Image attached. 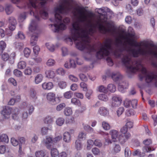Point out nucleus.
Returning <instances> with one entry per match:
<instances>
[{
	"mask_svg": "<svg viewBox=\"0 0 157 157\" xmlns=\"http://www.w3.org/2000/svg\"><path fill=\"white\" fill-rule=\"evenodd\" d=\"M115 44L119 49L116 50L114 55L116 58H119L122 55L121 60L123 64L127 69L129 73H134L140 69L142 73L146 76V81L147 83L154 82L157 87V76L153 73H147V70L141 64L139 60L132 62L131 53L134 57L141 55L147 56L153 54L157 57V53L154 51L151 47H154V44L151 42L145 41L137 43L134 40L135 34L125 33L124 31H119L115 35ZM155 67L157 64L153 63Z\"/></svg>",
	"mask_w": 157,
	"mask_h": 157,
	"instance_id": "1",
	"label": "nucleus"
},
{
	"mask_svg": "<svg viewBox=\"0 0 157 157\" xmlns=\"http://www.w3.org/2000/svg\"><path fill=\"white\" fill-rule=\"evenodd\" d=\"M95 12L99 14V17L96 19L94 13L87 11L82 6L76 7L73 11L75 16L79 21L74 22L71 29V32L75 37L83 34L85 30H87L88 35H92L98 28L103 33H110L116 34L117 32L114 26L107 21L108 18L113 16V13L107 7L97 8Z\"/></svg>",
	"mask_w": 157,
	"mask_h": 157,
	"instance_id": "2",
	"label": "nucleus"
},
{
	"mask_svg": "<svg viewBox=\"0 0 157 157\" xmlns=\"http://www.w3.org/2000/svg\"><path fill=\"white\" fill-rule=\"evenodd\" d=\"M78 6H74L71 2L67 0H63L54 8L53 12L55 15L54 21L56 23L53 25L51 24L49 26L51 27L52 30L55 32H58L59 31L64 30L66 28V25L63 23H68L70 22V19L67 17L63 18L62 14L67 13L69 11L72 10V12L74 17L77 20L74 21L70 28L71 37L66 39L68 42H70V44H72L74 41L76 44V48L80 50L87 51L90 53L94 51V47L90 43V38L88 35L87 30H85V33L83 34H81L79 36L74 37L71 33V29L73 23L75 21H79L78 19L75 16L73 13V11L75 8Z\"/></svg>",
	"mask_w": 157,
	"mask_h": 157,
	"instance_id": "3",
	"label": "nucleus"
},
{
	"mask_svg": "<svg viewBox=\"0 0 157 157\" xmlns=\"http://www.w3.org/2000/svg\"><path fill=\"white\" fill-rule=\"evenodd\" d=\"M112 43V40L108 39L106 40L103 45L101 44L99 50L97 52L96 56L98 59H102L109 54L112 50L111 45Z\"/></svg>",
	"mask_w": 157,
	"mask_h": 157,
	"instance_id": "4",
	"label": "nucleus"
},
{
	"mask_svg": "<svg viewBox=\"0 0 157 157\" xmlns=\"http://www.w3.org/2000/svg\"><path fill=\"white\" fill-rule=\"evenodd\" d=\"M120 132L121 133V134H120V141L122 144H124L128 140L130 139L131 134L128 132L127 128L125 126L121 128Z\"/></svg>",
	"mask_w": 157,
	"mask_h": 157,
	"instance_id": "5",
	"label": "nucleus"
},
{
	"mask_svg": "<svg viewBox=\"0 0 157 157\" xmlns=\"http://www.w3.org/2000/svg\"><path fill=\"white\" fill-rule=\"evenodd\" d=\"M109 134L111 135V138L113 142L118 141L121 144H122L120 141V134H119V132L115 130H111L109 132Z\"/></svg>",
	"mask_w": 157,
	"mask_h": 157,
	"instance_id": "6",
	"label": "nucleus"
},
{
	"mask_svg": "<svg viewBox=\"0 0 157 157\" xmlns=\"http://www.w3.org/2000/svg\"><path fill=\"white\" fill-rule=\"evenodd\" d=\"M29 32L31 33H38V26L36 22L32 21L29 27Z\"/></svg>",
	"mask_w": 157,
	"mask_h": 157,
	"instance_id": "7",
	"label": "nucleus"
},
{
	"mask_svg": "<svg viewBox=\"0 0 157 157\" xmlns=\"http://www.w3.org/2000/svg\"><path fill=\"white\" fill-rule=\"evenodd\" d=\"M11 112V109L9 106H4L1 111V114L5 118H8Z\"/></svg>",
	"mask_w": 157,
	"mask_h": 157,
	"instance_id": "8",
	"label": "nucleus"
},
{
	"mask_svg": "<svg viewBox=\"0 0 157 157\" xmlns=\"http://www.w3.org/2000/svg\"><path fill=\"white\" fill-rule=\"evenodd\" d=\"M122 101V99L121 97L114 96L112 98V106L113 107H117L121 105Z\"/></svg>",
	"mask_w": 157,
	"mask_h": 157,
	"instance_id": "9",
	"label": "nucleus"
},
{
	"mask_svg": "<svg viewBox=\"0 0 157 157\" xmlns=\"http://www.w3.org/2000/svg\"><path fill=\"white\" fill-rule=\"evenodd\" d=\"M38 36V33H32L30 40V43L32 46H34L36 44Z\"/></svg>",
	"mask_w": 157,
	"mask_h": 157,
	"instance_id": "10",
	"label": "nucleus"
},
{
	"mask_svg": "<svg viewBox=\"0 0 157 157\" xmlns=\"http://www.w3.org/2000/svg\"><path fill=\"white\" fill-rule=\"evenodd\" d=\"M98 113L100 115L103 117H107L109 114L108 109L104 107H100L98 109Z\"/></svg>",
	"mask_w": 157,
	"mask_h": 157,
	"instance_id": "11",
	"label": "nucleus"
},
{
	"mask_svg": "<svg viewBox=\"0 0 157 157\" xmlns=\"http://www.w3.org/2000/svg\"><path fill=\"white\" fill-rule=\"evenodd\" d=\"M46 98L47 100L51 104L55 105L56 103L55 100V95L53 93L50 92L48 93L47 95Z\"/></svg>",
	"mask_w": 157,
	"mask_h": 157,
	"instance_id": "12",
	"label": "nucleus"
},
{
	"mask_svg": "<svg viewBox=\"0 0 157 157\" xmlns=\"http://www.w3.org/2000/svg\"><path fill=\"white\" fill-rule=\"evenodd\" d=\"M111 77L114 81H120L122 78V76L118 72H113L111 75Z\"/></svg>",
	"mask_w": 157,
	"mask_h": 157,
	"instance_id": "13",
	"label": "nucleus"
},
{
	"mask_svg": "<svg viewBox=\"0 0 157 157\" xmlns=\"http://www.w3.org/2000/svg\"><path fill=\"white\" fill-rule=\"evenodd\" d=\"M128 86V83L123 81H120L118 84V90L120 91L124 92Z\"/></svg>",
	"mask_w": 157,
	"mask_h": 157,
	"instance_id": "14",
	"label": "nucleus"
},
{
	"mask_svg": "<svg viewBox=\"0 0 157 157\" xmlns=\"http://www.w3.org/2000/svg\"><path fill=\"white\" fill-rule=\"evenodd\" d=\"M16 25L9 24L8 28H6L5 29L6 33L9 36H11L12 34L11 32L15 29Z\"/></svg>",
	"mask_w": 157,
	"mask_h": 157,
	"instance_id": "15",
	"label": "nucleus"
},
{
	"mask_svg": "<svg viewBox=\"0 0 157 157\" xmlns=\"http://www.w3.org/2000/svg\"><path fill=\"white\" fill-rule=\"evenodd\" d=\"M19 152L20 155L21 154V149L22 147H24L25 146V139L23 137H21L19 139Z\"/></svg>",
	"mask_w": 157,
	"mask_h": 157,
	"instance_id": "16",
	"label": "nucleus"
},
{
	"mask_svg": "<svg viewBox=\"0 0 157 157\" xmlns=\"http://www.w3.org/2000/svg\"><path fill=\"white\" fill-rule=\"evenodd\" d=\"M52 141H53V140L51 137L47 136L46 139L43 140L42 143L45 144L47 148H49L51 145L50 144Z\"/></svg>",
	"mask_w": 157,
	"mask_h": 157,
	"instance_id": "17",
	"label": "nucleus"
},
{
	"mask_svg": "<svg viewBox=\"0 0 157 157\" xmlns=\"http://www.w3.org/2000/svg\"><path fill=\"white\" fill-rule=\"evenodd\" d=\"M53 121L54 119L53 117L49 116H46L44 119V123L48 124V126H49L52 124Z\"/></svg>",
	"mask_w": 157,
	"mask_h": 157,
	"instance_id": "18",
	"label": "nucleus"
},
{
	"mask_svg": "<svg viewBox=\"0 0 157 157\" xmlns=\"http://www.w3.org/2000/svg\"><path fill=\"white\" fill-rule=\"evenodd\" d=\"M42 86L43 89L44 90H49L53 88V85L52 83L51 82H45L42 84Z\"/></svg>",
	"mask_w": 157,
	"mask_h": 157,
	"instance_id": "19",
	"label": "nucleus"
},
{
	"mask_svg": "<svg viewBox=\"0 0 157 157\" xmlns=\"http://www.w3.org/2000/svg\"><path fill=\"white\" fill-rule=\"evenodd\" d=\"M63 140L66 143H69L71 141V135L68 132H65L63 133Z\"/></svg>",
	"mask_w": 157,
	"mask_h": 157,
	"instance_id": "20",
	"label": "nucleus"
},
{
	"mask_svg": "<svg viewBox=\"0 0 157 157\" xmlns=\"http://www.w3.org/2000/svg\"><path fill=\"white\" fill-rule=\"evenodd\" d=\"M7 143L9 142L8 136L6 134H2L0 136V144L1 142Z\"/></svg>",
	"mask_w": 157,
	"mask_h": 157,
	"instance_id": "21",
	"label": "nucleus"
},
{
	"mask_svg": "<svg viewBox=\"0 0 157 157\" xmlns=\"http://www.w3.org/2000/svg\"><path fill=\"white\" fill-rule=\"evenodd\" d=\"M42 61L41 59L39 57H32L29 61V63L31 65L34 63V61L37 63H40Z\"/></svg>",
	"mask_w": 157,
	"mask_h": 157,
	"instance_id": "22",
	"label": "nucleus"
},
{
	"mask_svg": "<svg viewBox=\"0 0 157 157\" xmlns=\"http://www.w3.org/2000/svg\"><path fill=\"white\" fill-rule=\"evenodd\" d=\"M45 74L46 77L50 78H54L56 75L54 71L51 70L47 71L45 72Z\"/></svg>",
	"mask_w": 157,
	"mask_h": 157,
	"instance_id": "23",
	"label": "nucleus"
},
{
	"mask_svg": "<svg viewBox=\"0 0 157 157\" xmlns=\"http://www.w3.org/2000/svg\"><path fill=\"white\" fill-rule=\"evenodd\" d=\"M65 122L64 118L62 117L58 118L56 120V123L57 125L60 126H62Z\"/></svg>",
	"mask_w": 157,
	"mask_h": 157,
	"instance_id": "24",
	"label": "nucleus"
},
{
	"mask_svg": "<svg viewBox=\"0 0 157 157\" xmlns=\"http://www.w3.org/2000/svg\"><path fill=\"white\" fill-rule=\"evenodd\" d=\"M35 155L36 157H46L45 152L43 150L36 151Z\"/></svg>",
	"mask_w": 157,
	"mask_h": 157,
	"instance_id": "25",
	"label": "nucleus"
},
{
	"mask_svg": "<svg viewBox=\"0 0 157 157\" xmlns=\"http://www.w3.org/2000/svg\"><path fill=\"white\" fill-rule=\"evenodd\" d=\"M98 99L101 101H106L109 100L108 96L106 94H99L98 96Z\"/></svg>",
	"mask_w": 157,
	"mask_h": 157,
	"instance_id": "26",
	"label": "nucleus"
},
{
	"mask_svg": "<svg viewBox=\"0 0 157 157\" xmlns=\"http://www.w3.org/2000/svg\"><path fill=\"white\" fill-rule=\"evenodd\" d=\"M46 46L50 52H53L55 50V46L54 44L50 43H47Z\"/></svg>",
	"mask_w": 157,
	"mask_h": 157,
	"instance_id": "27",
	"label": "nucleus"
},
{
	"mask_svg": "<svg viewBox=\"0 0 157 157\" xmlns=\"http://www.w3.org/2000/svg\"><path fill=\"white\" fill-rule=\"evenodd\" d=\"M64 113L65 115L69 116L71 115L72 113V111L71 109L69 107H66L64 110Z\"/></svg>",
	"mask_w": 157,
	"mask_h": 157,
	"instance_id": "28",
	"label": "nucleus"
},
{
	"mask_svg": "<svg viewBox=\"0 0 157 157\" xmlns=\"http://www.w3.org/2000/svg\"><path fill=\"white\" fill-rule=\"evenodd\" d=\"M82 145L81 141L77 140L75 142V147L77 150H80L82 148Z\"/></svg>",
	"mask_w": 157,
	"mask_h": 157,
	"instance_id": "29",
	"label": "nucleus"
},
{
	"mask_svg": "<svg viewBox=\"0 0 157 157\" xmlns=\"http://www.w3.org/2000/svg\"><path fill=\"white\" fill-rule=\"evenodd\" d=\"M43 76L41 74H38L35 78V82L36 84H38L40 82L43 80Z\"/></svg>",
	"mask_w": 157,
	"mask_h": 157,
	"instance_id": "30",
	"label": "nucleus"
},
{
	"mask_svg": "<svg viewBox=\"0 0 157 157\" xmlns=\"http://www.w3.org/2000/svg\"><path fill=\"white\" fill-rule=\"evenodd\" d=\"M18 109L15 108L14 109L13 112L12 113V117L14 120L17 119L18 118V114L19 113Z\"/></svg>",
	"mask_w": 157,
	"mask_h": 157,
	"instance_id": "31",
	"label": "nucleus"
},
{
	"mask_svg": "<svg viewBox=\"0 0 157 157\" xmlns=\"http://www.w3.org/2000/svg\"><path fill=\"white\" fill-rule=\"evenodd\" d=\"M107 89L112 93L114 92L116 90V87L115 86L112 84H109L107 87Z\"/></svg>",
	"mask_w": 157,
	"mask_h": 157,
	"instance_id": "32",
	"label": "nucleus"
},
{
	"mask_svg": "<svg viewBox=\"0 0 157 157\" xmlns=\"http://www.w3.org/2000/svg\"><path fill=\"white\" fill-rule=\"evenodd\" d=\"M97 90L100 92L107 93V89L104 86L101 85L97 87Z\"/></svg>",
	"mask_w": 157,
	"mask_h": 157,
	"instance_id": "33",
	"label": "nucleus"
},
{
	"mask_svg": "<svg viewBox=\"0 0 157 157\" xmlns=\"http://www.w3.org/2000/svg\"><path fill=\"white\" fill-rule=\"evenodd\" d=\"M102 126L103 128L105 130H109L110 128L109 124L108 122L105 121L102 122Z\"/></svg>",
	"mask_w": 157,
	"mask_h": 157,
	"instance_id": "34",
	"label": "nucleus"
},
{
	"mask_svg": "<svg viewBox=\"0 0 157 157\" xmlns=\"http://www.w3.org/2000/svg\"><path fill=\"white\" fill-rule=\"evenodd\" d=\"M71 103L75 105L80 106L81 105V103L80 101L75 98H73L71 100Z\"/></svg>",
	"mask_w": 157,
	"mask_h": 157,
	"instance_id": "35",
	"label": "nucleus"
},
{
	"mask_svg": "<svg viewBox=\"0 0 157 157\" xmlns=\"http://www.w3.org/2000/svg\"><path fill=\"white\" fill-rule=\"evenodd\" d=\"M121 150V147L118 144H116L114 145L113 149V151L114 153L119 152Z\"/></svg>",
	"mask_w": 157,
	"mask_h": 157,
	"instance_id": "36",
	"label": "nucleus"
},
{
	"mask_svg": "<svg viewBox=\"0 0 157 157\" xmlns=\"http://www.w3.org/2000/svg\"><path fill=\"white\" fill-rule=\"evenodd\" d=\"M6 47V43L3 41H0V54H1L3 52Z\"/></svg>",
	"mask_w": 157,
	"mask_h": 157,
	"instance_id": "37",
	"label": "nucleus"
},
{
	"mask_svg": "<svg viewBox=\"0 0 157 157\" xmlns=\"http://www.w3.org/2000/svg\"><path fill=\"white\" fill-rule=\"evenodd\" d=\"M8 21L10 24L17 25V21L16 19L13 17H10L8 18Z\"/></svg>",
	"mask_w": 157,
	"mask_h": 157,
	"instance_id": "38",
	"label": "nucleus"
},
{
	"mask_svg": "<svg viewBox=\"0 0 157 157\" xmlns=\"http://www.w3.org/2000/svg\"><path fill=\"white\" fill-rule=\"evenodd\" d=\"M94 144V142L91 140H88L87 142L86 149L90 150Z\"/></svg>",
	"mask_w": 157,
	"mask_h": 157,
	"instance_id": "39",
	"label": "nucleus"
},
{
	"mask_svg": "<svg viewBox=\"0 0 157 157\" xmlns=\"http://www.w3.org/2000/svg\"><path fill=\"white\" fill-rule=\"evenodd\" d=\"M26 63L24 61L19 62L17 64V67L19 69H23L26 66Z\"/></svg>",
	"mask_w": 157,
	"mask_h": 157,
	"instance_id": "40",
	"label": "nucleus"
},
{
	"mask_svg": "<svg viewBox=\"0 0 157 157\" xmlns=\"http://www.w3.org/2000/svg\"><path fill=\"white\" fill-rule=\"evenodd\" d=\"M55 61L52 59H48L46 63V64L48 66L51 67L54 66L55 64Z\"/></svg>",
	"mask_w": 157,
	"mask_h": 157,
	"instance_id": "41",
	"label": "nucleus"
},
{
	"mask_svg": "<svg viewBox=\"0 0 157 157\" xmlns=\"http://www.w3.org/2000/svg\"><path fill=\"white\" fill-rule=\"evenodd\" d=\"M58 151L56 148L52 149L51 151V155L52 157H56L58 154Z\"/></svg>",
	"mask_w": 157,
	"mask_h": 157,
	"instance_id": "42",
	"label": "nucleus"
},
{
	"mask_svg": "<svg viewBox=\"0 0 157 157\" xmlns=\"http://www.w3.org/2000/svg\"><path fill=\"white\" fill-rule=\"evenodd\" d=\"M5 10L7 14H10L13 11V9L10 5H8L6 8Z\"/></svg>",
	"mask_w": 157,
	"mask_h": 157,
	"instance_id": "43",
	"label": "nucleus"
},
{
	"mask_svg": "<svg viewBox=\"0 0 157 157\" xmlns=\"http://www.w3.org/2000/svg\"><path fill=\"white\" fill-rule=\"evenodd\" d=\"M56 72L57 74L61 75H64L65 73V71L63 68H59L57 69L56 71Z\"/></svg>",
	"mask_w": 157,
	"mask_h": 157,
	"instance_id": "44",
	"label": "nucleus"
},
{
	"mask_svg": "<svg viewBox=\"0 0 157 157\" xmlns=\"http://www.w3.org/2000/svg\"><path fill=\"white\" fill-rule=\"evenodd\" d=\"M72 95V92L70 91L65 93L64 94V96L66 98L69 99L71 98Z\"/></svg>",
	"mask_w": 157,
	"mask_h": 157,
	"instance_id": "45",
	"label": "nucleus"
},
{
	"mask_svg": "<svg viewBox=\"0 0 157 157\" xmlns=\"http://www.w3.org/2000/svg\"><path fill=\"white\" fill-rule=\"evenodd\" d=\"M65 122L66 124H74L75 122V119L73 117L68 118L66 120Z\"/></svg>",
	"mask_w": 157,
	"mask_h": 157,
	"instance_id": "46",
	"label": "nucleus"
},
{
	"mask_svg": "<svg viewBox=\"0 0 157 157\" xmlns=\"http://www.w3.org/2000/svg\"><path fill=\"white\" fill-rule=\"evenodd\" d=\"M66 106V104L64 103H61L57 105L56 110L57 111H60Z\"/></svg>",
	"mask_w": 157,
	"mask_h": 157,
	"instance_id": "47",
	"label": "nucleus"
},
{
	"mask_svg": "<svg viewBox=\"0 0 157 157\" xmlns=\"http://www.w3.org/2000/svg\"><path fill=\"white\" fill-rule=\"evenodd\" d=\"M79 106H80V107L79 109L76 110L77 112H78L79 113H82L86 110V108L85 105L81 104V105Z\"/></svg>",
	"mask_w": 157,
	"mask_h": 157,
	"instance_id": "48",
	"label": "nucleus"
},
{
	"mask_svg": "<svg viewBox=\"0 0 157 157\" xmlns=\"http://www.w3.org/2000/svg\"><path fill=\"white\" fill-rule=\"evenodd\" d=\"M31 52V50L28 48H25L24 51L25 56L26 57H28L29 56Z\"/></svg>",
	"mask_w": 157,
	"mask_h": 157,
	"instance_id": "49",
	"label": "nucleus"
},
{
	"mask_svg": "<svg viewBox=\"0 0 157 157\" xmlns=\"http://www.w3.org/2000/svg\"><path fill=\"white\" fill-rule=\"evenodd\" d=\"M58 85L59 87L62 89L65 88L67 86V82L64 81L59 82Z\"/></svg>",
	"mask_w": 157,
	"mask_h": 157,
	"instance_id": "50",
	"label": "nucleus"
},
{
	"mask_svg": "<svg viewBox=\"0 0 157 157\" xmlns=\"http://www.w3.org/2000/svg\"><path fill=\"white\" fill-rule=\"evenodd\" d=\"M135 114V113L134 111L132 109L127 110L126 111V114L128 117L131 115H134Z\"/></svg>",
	"mask_w": 157,
	"mask_h": 157,
	"instance_id": "51",
	"label": "nucleus"
},
{
	"mask_svg": "<svg viewBox=\"0 0 157 157\" xmlns=\"http://www.w3.org/2000/svg\"><path fill=\"white\" fill-rule=\"evenodd\" d=\"M14 74L17 77H20L22 76V73L20 71L16 69L13 71Z\"/></svg>",
	"mask_w": 157,
	"mask_h": 157,
	"instance_id": "52",
	"label": "nucleus"
},
{
	"mask_svg": "<svg viewBox=\"0 0 157 157\" xmlns=\"http://www.w3.org/2000/svg\"><path fill=\"white\" fill-rule=\"evenodd\" d=\"M41 16L44 19H46L48 17V13L45 10H43L40 12Z\"/></svg>",
	"mask_w": 157,
	"mask_h": 157,
	"instance_id": "53",
	"label": "nucleus"
},
{
	"mask_svg": "<svg viewBox=\"0 0 157 157\" xmlns=\"http://www.w3.org/2000/svg\"><path fill=\"white\" fill-rule=\"evenodd\" d=\"M26 18V14L23 13L21 14L19 16L18 20L20 22H23Z\"/></svg>",
	"mask_w": 157,
	"mask_h": 157,
	"instance_id": "54",
	"label": "nucleus"
},
{
	"mask_svg": "<svg viewBox=\"0 0 157 157\" xmlns=\"http://www.w3.org/2000/svg\"><path fill=\"white\" fill-rule=\"evenodd\" d=\"M92 151L93 154L95 155H99L100 151L99 149L97 147H94L92 149Z\"/></svg>",
	"mask_w": 157,
	"mask_h": 157,
	"instance_id": "55",
	"label": "nucleus"
},
{
	"mask_svg": "<svg viewBox=\"0 0 157 157\" xmlns=\"http://www.w3.org/2000/svg\"><path fill=\"white\" fill-rule=\"evenodd\" d=\"M49 128L46 127H42L41 129V133L42 135H46L48 132Z\"/></svg>",
	"mask_w": 157,
	"mask_h": 157,
	"instance_id": "56",
	"label": "nucleus"
},
{
	"mask_svg": "<svg viewBox=\"0 0 157 157\" xmlns=\"http://www.w3.org/2000/svg\"><path fill=\"white\" fill-rule=\"evenodd\" d=\"M68 78L70 80L73 82H77L78 81V78L73 75H69Z\"/></svg>",
	"mask_w": 157,
	"mask_h": 157,
	"instance_id": "57",
	"label": "nucleus"
},
{
	"mask_svg": "<svg viewBox=\"0 0 157 157\" xmlns=\"http://www.w3.org/2000/svg\"><path fill=\"white\" fill-rule=\"evenodd\" d=\"M124 111V108L123 107H120L118 108L117 111V115L119 117Z\"/></svg>",
	"mask_w": 157,
	"mask_h": 157,
	"instance_id": "58",
	"label": "nucleus"
},
{
	"mask_svg": "<svg viewBox=\"0 0 157 157\" xmlns=\"http://www.w3.org/2000/svg\"><path fill=\"white\" fill-rule=\"evenodd\" d=\"M36 91L34 90H32L30 92V96L31 98L33 99H36Z\"/></svg>",
	"mask_w": 157,
	"mask_h": 157,
	"instance_id": "59",
	"label": "nucleus"
},
{
	"mask_svg": "<svg viewBox=\"0 0 157 157\" xmlns=\"http://www.w3.org/2000/svg\"><path fill=\"white\" fill-rule=\"evenodd\" d=\"M80 86L81 88H82L83 91H87V85L85 83L83 82H81L80 84Z\"/></svg>",
	"mask_w": 157,
	"mask_h": 157,
	"instance_id": "60",
	"label": "nucleus"
},
{
	"mask_svg": "<svg viewBox=\"0 0 157 157\" xmlns=\"http://www.w3.org/2000/svg\"><path fill=\"white\" fill-rule=\"evenodd\" d=\"M62 136L61 135H58L57 136H56L52 140L54 142H57L60 140H61L62 139Z\"/></svg>",
	"mask_w": 157,
	"mask_h": 157,
	"instance_id": "61",
	"label": "nucleus"
},
{
	"mask_svg": "<svg viewBox=\"0 0 157 157\" xmlns=\"http://www.w3.org/2000/svg\"><path fill=\"white\" fill-rule=\"evenodd\" d=\"M11 142L12 145L14 146H17L19 144L18 141L15 138L13 137L11 138Z\"/></svg>",
	"mask_w": 157,
	"mask_h": 157,
	"instance_id": "62",
	"label": "nucleus"
},
{
	"mask_svg": "<svg viewBox=\"0 0 157 157\" xmlns=\"http://www.w3.org/2000/svg\"><path fill=\"white\" fill-rule=\"evenodd\" d=\"M131 154V152L129 149L126 147L125 148L124 150V155L125 157H128Z\"/></svg>",
	"mask_w": 157,
	"mask_h": 157,
	"instance_id": "63",
	"label": "nucleus"
},
{
	"mask_svg": "<svg viewBox=\"0 0 157 157\" xmlns=\"http://www.w3.org/2000/svg\"><path fill=\"white\" fill-rule=\"evenodd\" d=\"M78 138L81 140L85 139L86 137V134L83 132H80L78 136Z\"/></svg>",
	"mask_w": 157,
	"mask_h": 157,
	"instance_id": "64",
	"label": "nucleus"
}]
</instances>
